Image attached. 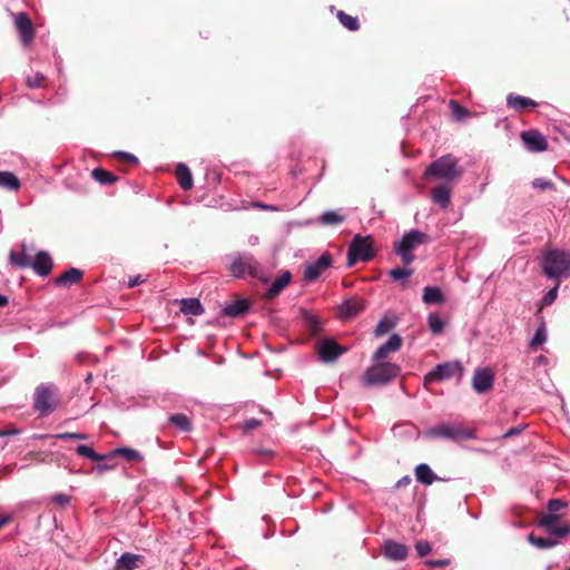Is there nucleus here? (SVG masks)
<instances>
[{
  "label": "nucleus",
  "mask_w": 570,
  "mask_h": 570,
  "mask_svg": "<svg viewBox=\"0 0 570 570\" xmlns=\"http://www.w3.org/2000/svg\"><path fill=\"white\" fill-rule=\"evenodd\" d=\"M45 80L46 78L41 72H36L35 75L27 76L26 78L27 86L32 89L42 87Z\"/></svg>",
  "instance_id": "a18cd8bd"
},
{
  "label": "nucleus",
  "mask_w": 570,
  "mask_h": 570,
  "mask_svg": "<svg viewBox=\"0 0 570 570\" xmlns=\"http://www.w3.org/2000/svg\"><path fill=\"white\" fill-rule=\"evenodd\" d=\"M292 274L289 271H284L271 285L264 294L265 299H273L291 283Z\"/></svg>",
  "instance_id": "6ab92c4d"
},
{
  "label": "nucleus",
  "mask_w": 570,
  "mask_h": 570,
  "mask_svg": "<svg viewBox=\"0 0 570 570\" xmlns=\"http://www.w3.org/2000/svg\"><path fill=\"white\" fill-rule=\"evenodd\" d=\"M144 561V557L130 552H125L116 561V568L122 570H135L139 563Z\"/></svg>",
  "instance_id": "b1692460"
},
{
  "label": "nucleus",
  "mask_w": 570,
  "mask_h": 570,
  "mask_svg": "<svg viewBox=\"0 0 570 570\" xmlns=\"http://www.w3.org/2000/svg\"><path fill=\"white\" fill-rule=\"evenodd\" d=\"M14 24L20 33L22 43L28 45L35 36V28L31 19L26 12H19L14 16Z\"/></svg>",
  "instance_id": "ddd939ff"
},
{
  "label": "nucleus",
  "mask_w": 570,
  "mask_h": 570,
  "mask_svg": "<svg viewBox=\"0 0 570 570\" xmlns=\"http://www.w3.org/2000/svg\"><path fill=\"white\" fill-rule=\"evenodd\" d=\"M346 219V216L341 210H326L320 217V224L324 226L340 225Z\"/></svg>",
  "instance_id": "cd10ccee"
},
{
  "label": "nucleus",
  "mask_w": 570,
  "mask_h": 570,
  "mask_svg": "<svg viewBox=\"0 0 570 570\" xmlns=\"http://www.w3.org/2000/svg\"><path fill=\"white\" fill-rule=\"evenodd\" d=\"M115 155H116V157L125 159L130 164H134V165L138 164V158L132 154L125 153V151H118Z\"/></svg>",
  "instance_id": "864d4df0"
},
{
  "label": "nucleus",
  "mask_w": 570,
  "mask_h": 570,
  "mask_svg": "<svg viewBox=\"0 0 570 570\" xmlns=\"http://www.w3.org/2000/svg\"><path fill=\"white\" fill-rule=\"evenodd\" d=\"M415 479L424 485H431L438 480L436 474L432 471L429 464L420 463L414 470Z\"/></svg>",
  "instance_id": "393cba45"
},
{
  "label": "nucleus",
  "mask_w": 570,
  "mask_h": 570,
  "mask_svg": "<svg viewBox=\"0 0 570 570\" xmlns=\"http://www.w3.org/2000/svg\"><path fill=\"white\" fill-rule=\"evenodd\" d=\"M524 428H525V425L513 426V428L509 429L502 435V439H508V438L514 436V435L521 433L524 430Z\"/></svg>",
  "instance_id": "6e6d98bb"
},
{
  "label": "nucleus",
  "mask_w": 570,
  "mask_h": 570,
  "mask_svg": "<svg viewBox=\"0 0 570 570\" xmlns=\"http://www.w3.org/2000/svg\"><path fill=\"white\" fill-rule=\"evenodd\" d=\"M402 346V338L399 334H392L389 340L377 347L374 352L372 360L373 362L383 361L390 353L399 351Z\"/></svg>",
  "instance_id": "2eb2a0df"
},
{
  "label": "nucleus",
  "mask_w": 570,
  "mask_h": 570,
  "mask_svg": "<svg viewBox=\"0 0 570 570\" xmlns=\"http://www.w3.org/2000/svg\"><path fill=\"white\" fill-rule=\"evenodd\" d=\"M374 257V252L370 236L363 237L356 235L347 250V266H353L356 262H368Z\"/></svg>",
  "instance_id": "6e6552de"
},
{
  "label": "nucleus",
  "mask_w": 570,
  "mask_h": 570,
  "mask_svg": "<svg viewBox=\"0 0 570 570\" xmlns=\"http://www.w3.org/2000/svg\"><path fill=\"white\" fill-rule=\"evenodd\" d=\"M415 550L417 552V556L422 558L431 552L432 547L428 541L420 540L415 543Z\"/></svg>",
  "instance_id": "49530a36"
},
{
  "label": "nucleus",
  "mask_w": 570,
  "mask_h": 570,
  "mask_svg": "<svg viewBox=\"0 0 570 570\" xmlns=\"http://www.w3.org/2000/svg\"><path fill=\"white\" fill-rule=\"evenodd\" d=\"M230 274L236 278L249 276L263 283L268 282L261 263L249 253H235L230 255Z\"/></svg>",
  "instance_id": "f257e3e1"
},
{
  "label": "nucleus",
  "mask_w": 570,
  "mask_h": 570,
  "mask_svg": "<svg viewBox=\"0 0 570 570\" xmlns=\"http://www.w3.org/2000/svg\"><path fill=\"white\" fill-rule=\"evenodd\" d=\"M257 242H258V237H257V236H253V237H250V239H249V243H250L252 245H255Z\"/></svg>",
  "instance_id": "774afa93"
},
{
  "label": "nucleus",
  "mask_w": 570,
  "mask_h": 570,
  "mask_svg": "<svg viewBox=\"0 0 570 570\" xmlns=\"http://www.w3.org/2000/svg\"><path fill=\"white\" fill-rule=\"evenodd\" d=\"M76 452H77V454H79L81 456H85V458H87L89 460L97 461V462L106 459L105 455L96 453L95 450L91 446L86 445V444H79L76 448Z\"/></svg>",
  "instance_id": "ea45409f"
},
{
  "label": "nucleus",
  "mask_w": 570,
  "mask_h": 570,
  "mask_svg": "<svg viewBox=\"0 0 570 570\" xmlns=\"http://www.w3.org/2000/svg\"><path fill=\"white\" fill-rule=\"evenodd\" d=\"M333 264V258L330 253H323L316 261L306 265L304 271V279L307 282L316 281L325 269L330 268Z\"/></svg>",
  "instance_id": "9d476101"
},
{
  "label": "nucleus",
  "mask_w": 570,
  "mask_h": 570,
  "mask_svg": "<svg viewBox=\"0 0 570 570\" xmlns=\"http://www.w3.org/2000/svg\"><path fill=\"white\" fill-rule=\"evenodd\" d=\"M9 298L7 295L0 294V308L7 306Z\"/></svg>",
  "instance_id": "0e129e2a"
},
{
  "label": "nucleus",
  "mask_w": 570,
  "mask_h": 570,
  "mask_svg": "<svg viewBox=\"0 0 570 570\" xmlns=\"http://www.w3.org/2000/svg\"><path fill=\"white\" fill-rule=\"evenodd\" d=\"M302 318L305 328L309 332L311 335H316L322 331L321 321L316 315L307 311H304L302 313Z\"/></svg>",
  "instance_id": "7c9ffc66"
},
{
  "label": "nucleus",
  "mask_w": 570,
  "mask_h": 570,
  "mask_svg": "<svg viewBox=\"0 0 570 570\" xmlns=\"http://www.w3.org/2000/svg\"><path fill=\"white\" fill-rule=\"evenodd\" d=\"M142 282H144V279L141 278V276H140V275H137V276H135V277H132V278H130V279H129V282H128V287H129V288H132V287H135V286H137V285H139V284H141Z\"/></svg>",
  "instance_id": "bf43d9fd"
},
{
  "label": "nucleus",
  "mask_w": 570,
  "mask_h": 570,
  "mask_svg": "<svg viewBox=\"0 0 570 570\" xmlns=\"http://www.w3.org/2000/svg\"><path fill=\"white\" fill-rule=\"evenodd\" d=\"M176 178L181 189L189 190L193 187L191 173L185 164H178L176 168Z\"/></svg>",
  "instance_id": "bb28decb"
},
{
  "label": "nucleus",
  "mask_w": 570,
  "mask_h": 570,
  "mask_svg": "<svg viewBox=\"0 0 570 570\" xmlns=\"http://www.w3.org/2000/svg\"><path fill=\"white\" fill-rule=\"evenodd\" d=\"M532 186L537 189L547 190V189H553L554 184L546 178H535L532 181Z\"/></svg>",
  "instance_id": "de8ad7c7"
},
{
  "label": "nucleus",
  "mask_w": 570,
  "mask_h": 570,
  "mask_svg": "<svg viewBox=\"0 0 570 570\" xmlns=\"http://www.w3.org/2000/svg\"><path fill=\"white\" fill-rule=\"evenodd\" d=\"M12 470H13V469H12L11 466L6 465V466H3V468L1 469V472H2L3 474H10V473L12 472Z\"/></svg>",
  "instance_id": "338daca9"
},
{
  "label": "nucleus",
  "mask_w": 570,
  "mask_h": 570,
  "mask_svg": "<svg viewBox=\"0 0 570 570\" xmlns=\"http://www.w3.org/2000/svg\"><path fill=\"white\" fill-rule=\"evenodd\" d=\"M410 549L400 542L387 540L384 543L383 553L386 559L392 561H403L406 559Z\"/></svg>",
  "instance_id": "a211bd4d"
},
{
  "label": "nucleus",
  "mask_w": 570,
  "mask_h": 570,
  "mask_svg": "<svg viewBox=\"0 0 570 570\" xmlns=\"http://www.w3.org/2000/svg\"><path fill=\"white\" fill-rule=\"evenodd\" d=\"M169 424L174 425L178 430L183 432H189L191 430V422L187 415L183 413H177L170 415L168 419Z\"/></svg>",
  "instance_id": "72a5a7b5"
},
{
  "label": "nucleus",
  "mask_w": 570,
  "mask_h": 570,
  "mask_svg": "<svg viewBox=\"0 0 570 570\" xmlns=\"http://www.w3.org/2000/svg\"><path fill=\"white\" fill-rule=\"evenodd\" d=\"M428 325L432 334L436 335L443 332L444 322L436 313H430L428 316Z\"/></svg>",
  "instance_id": "a19ab883"
},
{
  "label": "nucleus",
  "mask_w": 570,
  "mask_h": 570,
  "mask_svg": "<svg viewBox=\"0 0 570 570\" xmlns=\"http://www.w3.org/2000/svg\"><path fill=\"white\" fill-rule=\"evenodd\" d=\"M364 309V303L360 299H346L340 305V316L343 320L351 318Z\"/></svg>",
  "instance_id": "4be33fe9"
},
{
  "label": "nucleus",
  "mask_w": 570,
  "mask_h": 570,
  "mask_svg": "<svg viewBox=\"0 0 570 570\" xmlns=\"http://www.w3.org/2000/svg\"><path fill=\"white\" fill-rule=\"evenodd\" d=\"M56 438L59 439V440H62V441H67V440H86L87 435L83 434V433L63 432V433H58L56 435Z\"/></svg>",
  "instance_id": "09e8293b"
},
{
  "label": "nucleus",
  "mask_w": 570,
  "mask_h": 570,
  "mask_svg": "<svg viewBox=\"0 0 570 570\" xmlns=\"http://www.w3.org/2000/svg\"><path fill=\"white\" fill-rule=\"evenodd\" d=\"M252 206L254 208H258V209H263V210H269V212H279V207L275 206V205H268V204H264V203H259V202H254L252 204Z\"/></svg>",
  "instance_id": "5fc2aeb1"
},
{
  "label": "nucleus",
  "mask_w": 570,
  "mask_h": 570,
  "mask_svg": "<svg viewBox=\"0 0 570 570\" xmlns=\"http://www.w3.org/2000/svg\"><path fill=\"white\" fill-rule=\"evenodd\" d=\"M463 374L462 363L458 360L435 365L424 377L425 383H435L450 380L453 376L461 379Z\"/></svg>",
  "instance_id": "1a4fd4ad"
},
{
  "label": "nucleus",
  "mask_w": 570,
  "mask_h": 570,
  "mask_svg": "<svg viewBox=\"0 0 570 570\" xmlns=\"http://www.w3.org/2000/svg\"><path fill=\"white\" fill-rule=\"evenodd\" d=\"M422 301L425 304H441L444 302V296L438 286H426L423 289Z\"/></svg>",
  "instance_id": "c756f323"
},
{
  "label": "nucleus",
  "mask_w": 570,
  "mask_h": 570,
  "mask_svg": "<svg viewBox=\"0 0 570 570\" xmlns=\"http://www.w3.org/2000/svg\"><path fill=\"white\" fill-rule=\"evenodd\" d=\"M394 326H395L394 320L389 316H384L383 318L380 320V322L377 323V325L374 330L375 337L383 336L384 334L389 333L392 328H394Z\"/></svg>",
  "instance_id": "58836bf2"
},
{
  "label": "nucleus",
  "mask_w": 570,
  "mask_h": 570,
  "mask_svg": "<svg viewBox=\"0 0 570 570\" xmlns=\"http://www.w3.org/2000/svg\"><path fill=\"white\" fill-rule=\"evenodd\" d=\"M83 272L76 267L68 268L65 273L55 278L53 283L57 286L72 285L81 281Z\"/></svg>",
  "instance_id": "5701e85b"
},
{
  "label": "nucleus",
  "mask_w": 570,
  "mask_h": 570,
  "mask_svg": "<svg viewBox=\"0 0 570 570\" xmlns=\"http://www.w3.org/2000/svg\"><path fill=\"white\" fill-rule=\"evenodd\" d=\"M30 267L40 277H46L51 273L53 262L47 252L40 250L37 253L35 259L31 261Z\"/></svg>",
  "instance_id": "dca6fc26"
},
{
  "label": "nucleus",
  "mask_w": 570,
  "mask_h": 570,
  "mask_svg": "<svg viewBox=\"0 0 570 570\" xmlns=\"http://www.w3.org/2000/svg\"><path fill=\"white\" fill-rule=\"evenodd\" d=\"M412 274H413V269H411V268H401V267L392 268V269L389 272V275L391 276V278H392L393 281H403V279H406V278H409Z\"/></svg>",
  "instance_id": "c03bdc74"
},
{
  "label": "nucleus",
  "mask_w": 570,
  "mask_h": 570,
  "mask_svg": "<svg viewBox=\"0 0 570 570\" xmlns=\"http://www.w3.org/2000/svg\"><path fill=\"white\" fill-rule=\"evenodd\" d=\"M425 563L430 567L443 568V567H446L450 564V560L449 559L428 560Z\"/></svg>",
  "instance_id": "4d7b16f0"
},
{
  "label": "nucleus",
  "mask_w": 570,
  "mask_h": 570,
  "mask_svg": "<svg viewBox=\"0 0 570 570\" xmlns=\"http://www.w3.org/2000/svg\"><path fill=\"white\" fill-rule=\"evenodd\" d=\"M20 433V430L14 426H8L6 429L0 430V438L10 436V435H18Z\"/></svg>",
  "instance_id": "13d9d810"
},
{
  "label": "nucleus",
  "mask_w": 570,
  "mask_h": 570,
  "mask_svg": "<svg viewBox=\"0 0 570 570\" xmlns=\"http://www.w3.org/2000/svg\"><path fill=\"white\" fill-rule=\"evenodd\" d=\"M462 174L463 170L459 166L458 159L451 154L441 156L431 163L425 169L426 176L441 180L443 184H449L459 179Z\"/></svg>",
  "instance_id": "f03ea898"
},
{
  "label": "nucleus",
  "mask_w": 570,
  "mask_h": 570,
  "mask_svg": "<svg viewBox=\"0 0 570 570\" xmlns=\"http://www.w3.org/2000/svg\"><path fill=\"white\" fill-rule=\"evenodd\" d=\"M0 186L4 189L16 191L20 188V181L13 173L0 171Z\"/></svg>",
  "instance_id": "473e14b6"
},
{
  "label": "nucleus",
  "mask_w": 570,
  "mask_h": 570,
  "mask_svg": "<svg viewBox=\"0 0 570 570\" xmlns=\"http://www.w3.org/2000/svg\"><path fill=\"white\" fill-rule=\"evenodd\" d=\"M57 387L53 384H40L33 395V407L40 415L50 414L57 406Z\"/></svg>",
  "instance_id": "0eeeda50"
},
{
  "label": "nucleus",
  "mask_w": 570,
  "mask_h": 570,
  "mask_svg": "<svg viewBox=\"0 0 570 570\" xmlns=\"http://www.w3.org/2000/svg\"><path fill=\"white\" fill-rule=\"evenodd\" d=\"M180 312L197 316L204 313V307L198 298H184L180 301Z\"/></svg>",
  "instance_id": "a878e982"
},
{
  "label": "nucleus",
  "mask_w": 570,
  "mask_h": 570,
  "mask_svg": "<svg viewBox=\"0 0 570 570\" xmlns=\"http://www.w3.org/2000/svg\"><path fill=\"white\" fill-rule=\"evenodd\" d=\"M450 106H451L453 116L456 120L462 121L470 116V112L464 107H462L458 101H455L453 99L450 100Z\"/></svg>",
  "instance_id": "37998d69"
},
{
  "label": "nucleus",
  "mask_w": 570,
  "mask_h": 570,
  "mask_svg": "<svg viewBox=\"0 0 570 570\" xmlns=\"http://www.w3.org/2000/svg\"><path fill=\"white\" fill-rule=\"evenodd\" d=\"M559 284H556V286L548 291V293L543 296V303L546 305H550L554 302L558 295Z\"/></svg>",
  "instance_id": "3c124183"
},
{
  "label": "nucleus",
  "mask_w": 570,
  "mask_h": 570,
  "mask_svg": "<svg viewBox=\"0 0 570 570\" xmlns=\"http://www.w3.org/2000/svg\"><path fill=\"white\" fill-rule=\"evenodd\" d=\"M110 469H111V466L108 464H97V466H96V470L99 473H104L105 471L110 470Z\"/></svg>",
  "instance_id": "e2e57ef3"
},
{
  "label": "nucleus",
  "mask_w": 570,
  "mask_h": 570,
  "mask_svg": "<svg viewBox=\"0 0 570 570\" xmlns=\"http://www.w3.org/2000/svg\"><path fill=\"white\" fill-rule=\"evenodd\" d=\"M10 520V517L9 515H3V517H0V529L7 524Z\"/></svg>",
  "instance_id": "69168bd1"
},
{
  "label": "nucleus",
  "mask_w": 570,
  "mask_h": 570,
  "mask_svg": "<svg viewBox=\"0 0 570 570\" xmlns=\"http://www.w3.org/2000/svg\"><path fill=\"white\" fill-rule=\"evenodd\" d=\"M433 203L440 205L443 209L451 204V187L448 184H440L431 190Z\"/></svg>",
  "instance_id": "aec40b11"
},
{
  "label": "nucleus",
  "mask_w": 570,
  "mask_h": 570,
  "mask_svg": "<svg viewBox=\"0 0 570 570\" xmlns=\"http://www.w3.org/2000/svg\"><path fill=\"white\" fill-rule=\"evenodd\" d=\"M529 542L539 549H549L558 544L557 539L537 537L533 533L528 535Z\"/></svg>",
  "instance_id": "4c0bfd02"
},
{
  "label": "nucleus",
  "mask_w": 570,
  "mask_h": 570,
  "mask_svg": "<svg viewBox=\"0 0 570 570\" xmlns=\"http://www.w3.org/2000/svg\"><path fill=\"white\" fill-rule=\"evenodd\" d=\"M542 271L548 278L570 276V252L548 250L542 258Z\"/></svg>",
  "instance_id": "20e7f679"
},
{
  "label": "nucleus",
  "mask_w": 570,
  "mask_h": 570,
  "mask_svg": "<svg viewBox=\"0 0 570 570\" xmlns=\"http://www.w3.org/2000/svg\"><path fill=\"white\" fill-rule=\"evenodd\" d=\"M410 482H411V478L409 475H405L396 482L395 487L402 488V487L410 484Z\"/></svg>",
  "instance_id": "052dcab7"
},
{
  "label": "nucleus",
  "mask_w": 570,
  "mask_h": 570,
  "mask_svg": "<svg viewBox=\"0 0 570 570\" xmlns=\"http://www.w3.org/2000/svg\"><path fill=\"white\" fill-rule=\"evenodd\" d=\"M345 350L333 340H324L318 347L320 358L326 363L336 361Z\"/></svg>",
  "instance_id": "4468645a"
},
{
  "label": "nucleus",
  "mask_w": 570,
  "mask_h": 570,
  "mask_svg": "<svg viewBox=\"0 0 570 570\" xmlns=\"http://www.w3.org/2000/svg\"><path fill=\"white\" fill-rule=\"evenodd\" d=\"M91 176L101 185H111L118 179L112 173L102 168H95L91 171Z\"/></svg>",
  "instance_id": "c9c22d12"
},
{
  "label": "nucleus",
  "mask_w": 570,
  "mask_h": 570,
  "mask_svg": "<svg viewBox=\"0 0 570 570\" xmlns=\"http://www.w3.org/2000/svg\"><path fill=\"white\" fill-rule=\"evenodd\" d=\"M566 502L560 499H551L548 503V510L550 512L549 514H554L556 512L566 508Z\"/></svg>",
  "instance_id": "8fccbe9b"
},
{
  "label": "nucleus",
  "mask_w": 570,
  "mask_h": 570,
  "mask_svg": "<svg viewBox=\"0 0 570 570\" xmlns=\"http://www.w3.org/2000/svg\"><path fill=\"white\" fill-rule=\"evenodd\" d=\"M424 435L429 439H446V440H471L474 438L472 430L465 429L460 423H444L428 429Z\"/></svg>",
  "instance_id": "423d86ee"
},
{
  "label": "nucleus",
  "mask_w": 570,
  "mask_h": 570,
  "mask_svg": "<svg viewBox=\"0 0 570 570\" xmlns=\"http://www.w3.org/2000/svg\"><path fill=\"white\" fill-rule=\"evenodd\" d=\"M111 454L120 455L128 462L142 461V459H144L142 455L137 450L128 448V446L117 448L112 451Z\"/></svg>",
  "instance_id": "f704fd0d"
},
{
  "label": "nucleus",
  "mask_w": 570,
  "mask_h": 570,
  "mask_svg": "<svg viewBox=\"0 0 570 570\" xmlns=\"http://www.w3.org/2000/svg\"><path fill=\"white\" fill-rule=\"evenodd\" d=\"M494 375L488 367L476 368L472 377V387L478 394L490 391L493 386Z\"/></svg>",
  "instance_id": "9b49d317"
},
{
  "label": "nucleus",
  "mask_w": 570,
  "mask_h": 570,
  "mask_svg": "<svg viewBox=\"0 0 570 570\" xmlns=\"http://www.w3.org/2000/svg\"><path fill=\"white\" fill-rule=\"evenodd\" d=\"M521 139L529 151L540 153L548 148L546 137L538 130H525L521 132Z\"/></svg>",
  "instance_id": "f8f14e48"
},
{
  "label": "nucleus",
  "mask_w": 570,
  "mask_h": 570,
  "mask_svg": "<svg viewBox=\"0 0 570 570\" xmlns=\"http://www.w3.org/2000/svg\"><path fill=\"white\" fill-rule=\"evenodd\" d=\"M558 517L554 514H547L541 520V525L546 528V530L557 537L558 539L564 538L570 534V524L566 523L562 525L557 524Z\"/></svg>",
  "instance_id": "f3484780"
},
{
  "label": "nucleus",
  "mask_w": 570,
  "mask_h": 570,
  "mask_svg": "<svg viewBox=\"0 0 570 570\" xmlns=\"http://www.w3.org/2000/svg\"><path fill=\"white\" fill-rule=\"evenodd\" d=\"M430 240L431 238L428 234L419 229H411L404 233L402 238L394 244V250L401 257L403 265L409 266L415 259L413 252Z\"/></svg>",
  "instance_id": "7ed1b4c3"
},
{
  "label": "nucleus",
  "mask_w": 570,
  "mask_h": 570,
  "mask_svg": "<svg viewBox=\"0 0 570 570\" xmlns=\"http://www.w3.org/2000/svg\"><path fill=\"white\" fill-rule=\"evenodd\" d=\"M259 423L261 422L258 420L252 419V420L246 421L245 426H246V429H255L256 426L259 425Z\"/></svg>",
  "instance_id": "680f3d73"
},
{
  "label": "nucleus",
  "mask_w": 570,
  "mask_h": 570,
  "mask_svg": "<svg viewBox=\"0 0 570 570\" xmlns=\"http://www.w3.org/2000/svg\"><path fill=\"white\" fill-rule=\"evenodd\" d=\"M248 309L249 302L245 298H239L226 304L222 309V315L235 318L243 316L245 313H247Z\"/></svg>",
  "instance_id": "412c9836"
},
{
  "label": "nucleus",
  "mask_w": 570,
  "mask_h": 570,
  "mask_svg": "<svg viewBox=\"0 0 570 570\" xmlns=\"http://www.w3.org/2000/svg\"><path fill=\"white\" fill-rule=\"evenodd\" d=\"M22 253L17 254L14 250L9 253V262L11 265L17 266L21 269L30 267L31 261L26 254V244L21 245Z\"/></svg>",
  "instance_id": "2f4dec72"
},
{
  "label": "nucleus",
  "mask_w": 570,
  "mask_h": 570,
  "mask_svg": "<svg viewBox=\"0 0 570 570\" xmlns=\"http://www.w3.org/2000/svg\"><path fill=\"white\" fill-rule=\"evenodd\" d=\"M401 367L391 362H375L363 374V383L366 386L385 385L399 376Z\"/></svg>",
  "instance_id": "39448f33"
},
{
  "label": "nucleus",
  "mask_w": 570,
  "mask_h": 570,
  "mask_svg": "<svg viewBox=\"0 0 570 570\" xmlns=\"http://www.w3.org/2000/svg\"><path fill=\"white\" fill-rule=\"evenodd\" d=\"M547 341V331L544 324L537 327L534 335L530 340V347H537Z\"/></svg>",
  "instance_id": "79ce46f5"
},
{
  "label": "nucleus",
  "mask_w": 570,
  "mask_h": 570,
  "mask_svg": "<svg viewBox=\"0 0 570 570\" xmlns=\"http://www.w3.org/2000/svg\"><path fill=\"white\" fill-rule=\"evenodd\" d=\"M507 104L510 108H513L518 111L523 110L528 107L537 106V102L533 101L532 99L513 94H510L508 96Z\"/></svg>",
  "instance_id": "c85d7f7f"
},
{
  "label": "nucleus",
  "mask_w": 570,
  "mask_h": 570,
  "mask_svg": "<svg viewBox=\"0 0 570 570\" xmlns=\"http://www.w3.org/2000/svg\"><path fill=\"white\" fill-rule=\"evenodd\" d=\"M52 501L58 503L59 505H67L70 502V497L63 493H57L52 497Z\"/></svg>",
  "instance_id": "603ef678"
},
{
  "label": "nucleus",
  "mask_w": 570,
  "mask_h": 570,
  "mask_svg": "<svg viewBox=\"0 0 570 570\" xmlns=\"http://www.w3.org/2000/svg\"><path fill=\"white\" fill-rule=\"evenodd\" d=\"M336 16L342 26L348 31H357L360 29V22L356 17L350 16L342 10H338Z\"/></svg>",
  "instance_id": "e433bc0d"
}]
</instances>
